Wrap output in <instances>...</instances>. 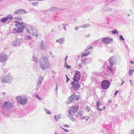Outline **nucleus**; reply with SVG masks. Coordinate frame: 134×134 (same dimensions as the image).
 <instances>
[{
  "mask_svg": "<svg viewBox=\"0 0 134 134\" xmlns=\"http://www.w3.org/2000/svg\"><path fill=\"white\" fill-rule=\"evenodd\" d=\"M27 12V11H26L24 9H20L15 10L14 12V14H26Z\"/></svg>",
  "mask_w": 134,
  "mask_h": 134,
  "instance_id": "6e6552de",
  "label": "nucleus"
},
{
  "mask_svg": "<svg viewBox=\"0 0 134 134\" xmlns=\"http://www.w3.org/2000/svg\"><path fill=\"white\" fill-rule=\"evenodd\" d=\"M26 30L27 32L30 33L33 36H36L38 35L35 28L32 27L31 26H27L26 27Z\"/></svg>",
  "mask_w": 134,
  "mask_h": 134,
  "instance_id": "7ed1b4c3",
  "label": "nucleus"
},
{
  "mask_svg": "<svg viewBox=\"0 0 134 134\" xmlns=\"http://www.w3.org/2000/svg\"><path fill=\"white\" fill-rule=\"evenodd\" d=\"M119 39L120 40H122L123 41H124L125 40V39L124 38L123 36L121 35H120L119 36Z\"/></svg>",
  "mask_w": 134,
  "mask_h": 134,
  "instance_id": "58836bf2",
  "label": "nucleus"
},
{
  "mask_svg": "<svg viewBox=\"0 0 134 134\" xmlns=\"http://www.w3.org/2000/svg\"><path fill=\"white\" fill-rule=\"evenodd\" d=\"M5 76L7 78L8 81H9L10 82V84L12 82V81L13 80V78L11 75L10 73H9Z\"/></svg>",
  "mask_w": 134,
  "mask_h": 134,
  "instance_id": "f3484780",
  "label": "nucleus"
},
{
  "mask_svg": "<svg viewBox=\"0 0 134 134\" xmlns=\"http://www.w3.org/2000/svg\"><path fill=\"white\" fill-rule=\"evenodd\" d=\"M111 32L113 34H118L117 31L116 29H115L113 30V31H112Z\"/></svg>",
  "mask_w": 134,
  "mask_h": 134,
  "instance_id": "c9c22d12",
  "label": "nucleus"
},
{
  "mask_svg": "<svg viewBox=\"0 0 134 134\" xmlns=\"http://www.w3.org/2000/svg\"><path fill=\"white\" fill-rule=\"evenodd\" d=\"M118 90H116V91L115 92V93L114 94V96H116V95H117V94L118 93Z\"/></svg>",
  "mask_w": 134,
  "mask_h": 134,
  "instance_id": "8fccbe9b",
  "label": "nucleus"
},
{
  "mask_svg": "<svg viewBox=\"0 0 134 134\" xmlns=\"http://www.w3.org/2000/svg\"><path fill=\"white\" fill-rule=\"evenodd\" d=\"M64 25H65V26H68V24H64Z\"/></svg>",
  "mask_w": 134,
  "mask_h": 134,
  "instance_id": "774afa93",
  "label": "nucleus"
},
{
  "mask_svg": "<svg viewBox=\"0 0 134 134\" xmlns=\"http://www.w3.org/2000/svg\"><path fill=\"white\" fill-rule=\"evenodd\" d=\"M24 36L25 40H31V36L26 34H25L24 35Z\"/></svg>",
  "mask_w": 134,
  "mask_h": 134,
  "instance_id": "b1692460",
  "label": "nucleus"
},
{
  "mask_svg": "<svg viewBox=\"0 0 134 134\" xmlns=\"http://www.w3.org/2000/svg\"><path fill=\"white\" fill-rule=\"evenodd\" d=\"M43 79V77L42 76H40L39 77L38 79L37 80V85L39 87H41L42 81Z\"/></svg>",
  "mask_w": 134,
  "mask_h": 134,
  "instance_id": "dca6fc26",
  "label": "nucleus"
},
{
  "mask_svg": "<svg viewBox=\"0 0 134 134\" xmlns=\"http://www.w3.org/2000/svg\"><path fill=\"white\" fill-rule=\"evenodd\" d=\"M14 19L15 20H17L19 21L22 20V19L21 18L19 17H15L14 18Z\"/></svg>",
  "mask_w": 134,
  "mask_h": 134,
  "instance_id": "f704fd0d",
  "label": "nucleus"
},
{
  "mask_svg": "<svg viewBox=\"0 0 134 134\" xmlns=\"http://www.w3.org/2000/svg\"><path fill=\"white\" fill-rule=\"evenodd\" d=\"M64 67L67 69H71V66L67 64V62H65Z\"/></svg>",
  "mask_w": 134,
  "mask_h": 134,
  "instance_id": "7c9ffc66",
  "label": "nucleus"
},
{
  "mask_svg": "<svg viewBox=\"0 0 134 134\" xmlns=\"http://www.w3.org/2000/svg\"><path fill=\"white\" fill-rule=\"evenodd\" d=\"M57 90H58L57 86H56V88H55V91H57Z\"/></svg>",
  "mask_w": 134,
  "mask_h": 134,
  "instance_id": "052dcab7",
  "label": "nucleus"
},
{
  "mask_svg": "<svg viewBox=\"0 0 134 134\" xmlns=\"http://www.w3.org/2000/svg\"><path fill=\"white\" fill-rule=\"evenodd\" d=\"M71 85L72 87L75 91H76L80 87V85L79 84L78 82H72L71 83Z\"/></svg>",
  "mask_w": 134,
  "mask_h": 134,
  "instance_id": "ddd939ff",
  "label": "nucleus"
},
{
  "mask_svg": "<svg viewBox=\"0 0 134 134\" xmlns=\"http://www.w3.org/2000/svg\"><path fill=\"white\" fill-rule=\"evenodd\" d=\"M110 85V83L108 81L105 80L103 81L101 83V87L103 89H108Z\"/></svg>",
  "mask_w": 134,
  "mask_h": 134,
  "instance_id": "39448f33",
  "label": "nucleus"
},
{
  "mask_svg": "<svg viewBox=\"0 0 134 134\" xmlns=\"http://www.w3.org/2000/svg\"><path fill=\"white\" fill-rule=\"evenodd\" d=\"M23 29L21 28H19L18 29L15 28L13 29V32L14 33H19L23 32Z\"/></svg>",
  "mask_w": 134,
  "mask_h": 134,
  "instance_id": "412c9836",
  "label": "nucleus"
},
{
  "mask_svg": "<svg viewBox=\"0 0 134 134\" xmlns=\"http://www.w3.org/2000/svg\"><path fill=\"white\" fill-rule=\"evenodd\" d=\"M96 42H95H95H93V44H95L94 45H95V44H96Z\"/></svg>",
  "mask_w": 134,
  "mask_h": 134,
  "instance_id": "338daca9",
  "label": "nucleus"
},
{
  "mask_svg": "<svg viewBox=\"0 0 134 134\" xmlns=\"http://www.w3.org/2000/svg\"><path fill=\"white\" fill-rule=\"evenodd\" d=\"M6 17L7 18L8 20L9 19H11L13 18L12 16L10 15H8Z\"/></svg>",
  "mask_w": 134,
  "mask_h": 134,
  "instance_id": "473e14b6",
  "label": "nucleus"
},
{
  "mask_svg": "<svg viewBox=\"0 0 134 134\" xmlns=\"http://www.w3.org/2000/svg\"><path fill=\"white\" fill-rule=\"evenodd\" d=\"M44 110L47 114L50 115L51 114V112L50 111L46 109H44Z\"/></svg>",
  "mask_w": 134,
  "mask_h": 134,
  "instance_id": "c85d7f7f",
  "label": "nucleus"
},
{
  "mask_svg": "<svg viewBox=\"0 0 134 134\" xmlns=\"http://www.w3.org/2000/svg\"><path fill=\"white\" fill-rule=\"evenodd\" d=\"M49 54L52 57H53L54 56L53 55V53L52 52H50L49 53Z\"/></svg>",
  "mask_w": 134,
  "mask_h": 134,
  "instance_id": "09e8293b",
  "label": "nucleus"
},
{
  "mask_svg": "<svg viewBox=\"0 0 134 134\" xmlns=\"http://www.w3.org/2000/svg\"><path fill=\"white\" fill-rule=\"evenodd\" d=\"M26 24L23 22H21L20 24V25L23 28H25V27Z\"/></svg>",
  "mask_w": 134,
  "mask_h": 134,
  "instance_id": "393cba45",
  "label": "nucleus"
},
{
  "mask_svg": "<svg viewBox=\"0 0 134 134\" xmlns=\"http://www.w3.org/2000/svg\"><path fill=\"white\" fill-rule=\"evenodd\" d=\"M113 39L109 38H102V41L104 43L106 44H109L112 43Z\"/></svg>",
  "mask_w": 134,
  "mask_h": 134,
  "instance_id": "9d476101",
  "label": "nucleus"
},
{
  "mask_svg": "<svg viewBox=\"0 0 134 134\" xmlns=\"http://www.w3.org/2000/svg\"><path fill=\"white\" fill-rule=\"evenodd\" d=\"M134 72V70L132 69V70H130L129 71L128 74L130 76H131L132 75V74Z\"/></svg>",
  "mask_w": 134,
  "mask_h": 134,
  "instance_id": "bb28decb",
  "label": "nucleus"
},
{
  "mask_svg": "<svg viewBox=\"0 0 134 134\" xmlns=\"http://www.w3.org/2000/svg\"><path fill=\"white\" fill-rule=\"evenodd\" d=\"M44 42L43 40H41L40 44V48L41 49L43 50L47 49L48 48V47L44 45Z\"/></svg>",
  "mask_w": 134,
  "mask_h": 134,
  "instance_id": "2eb2a0df",
  "label": "nucleus"
},
{
  "mask_svg": "<svg viewBox=\"0 0 134 134\" xmlns=\"http://www.w3.org/2000/svg\"><path fill=\"white\" fill-rule=\"evenodd\" d=\"M129 81H130V85H131V86H133V85L132 83V82H133V81L132 80H129Z\"/></svg>",
  "mask_w": 134,
  "mask_h": 134,
  "instance_id": "49530a36",
  "label": "nucleus"
},
{
  "mask_svg": "<svg viewBox=\"0 0 134 134\" xmlns=\"http://www.w3.org/2000/svg\"><path fill=\"white\" fill-rule=\"evenodd\" d=\"M63 9H60L59 8H57L55 7H51L48 10V11H54L56 10L62 11L63 10Z\"/></svg>",
  "mask_w": 134,
  "mask_h": 134,
  "instance_id": "aec40b11",
  "label": "nucleus"
},
{
  "mask_svg": "<svg viewBox=\"0 0 134 134\" xmlns=\"http://www.w3.org/2000/svg\"><path fill=\"white\" fill-rule=\"evenodd\" d=\"M86 116H83V117H81V118L80 119H85L86 118Z\"/></svg>",
  "mask_w": 134,
  "mask_h": 134,
  "instance_id": "6e6d98bb",
  "label": "nucleus"
},
{
  "mask_svg": "<svg viewBox=\"0 0 134 134\" xmlns=\"http://www.w3.org/2000/svg\"><path fill=\"white\" fill-rule=\"evenodd\" d=\"M40 65L43 70H44L49 67V63L47 61L46 57L44 56L41 58Z\"/></svg>",
  "mask_w": 134,
  "mask_h": 134,
  "instance_id": "f03ea898",
  "label": "nucleus"
},
{
  "mask_svg": "<svg viewBox=\"0 0 134 134\" xmlns=\"http://www.w3.org/2000/svg\"><path fill=\"white\" fill-rule=\"evenodd\" d=\"M62 26L63 27V28L66 31V27L65 26L64 24H62Z\"/></svg>",
  "mask_w": 134,
  "mask_h": 134,
  "instance_id": "c03bdc74",
  "label": "nucleus"
},
{
  "mask_svg": "<svg viewBox=\"0 0 134 134\" xmlns=\"http://www.w3.org/2000/svg\"><path fill=\"white\" fill-rule=\"evenodd\" d=\"M57 42H58L60 44H62L64 42V38H61L57 40H56Z\"/></svg>",
  "mask_w": 134,
  "mask_h": 134,
  "instance_id": "4be33fe9",
  "label": "nucleus"
},
{
  "mask_svg": "<svg viewBox=\"0 0 134 134\" xmlns=\"http://www.w3.org/2000/svg\"><path fill=\"white\" fill-rule=\"evenodd\" d=\"M78 105L75 106H72L70 108V109L68 110V117L70 118V120L74 122L75 120L73 118L72 115L77 112L79 109Z\"/></svg>",
  "mask_w": 134,
  "mask_h": 134,
  "instance_id": "f257e3e1",
  "label": "nucleus"
},
{
  "mask_svg": "<svg viewBox=\"0 0 134 134\" xmlns=\"http://www.w3.org/2000/svg\"><path fill=\"white\" fill-rule=\"evenodd\" d=\"M65 76L66 79V82L67 83L68 82V81L70 80V79L68 78V76L66 75Z\"/></svg>",
  "mask_w": 134,
  "mask_h": 134,
  "instance_id": "a18cd8bd",
  "label": "nucleus"
},
{
  "mask_svg": "<svg viewBox=\"0 0 134 134\" xmlns=\"http://www.w3.org/2000/svg\"><path fill=\"white\" fill-rule=\"evenodd\" d=\"M83 115V113L81 111H79L76 115V116L77 118H79Z\"/></svg>",
  "mask_w": 134,
  "mask_h": 134,
  "instance_id": "5701e85b",
  "label": "nucleus"
},
{
  "mask_svg": "<svg viewBox=\"0 0 134 134\" xmlns=\"http://www.w3.org/2000/svg\"><path fill=\"white\" fill-rule=\"evenodd\" d=\"M79 98H76V99H75V100H78L79 99Z\"/></svg>",
  "mask_w": 134,
  "mask_h": 134,
  "instance_id": "e2e57ef3",
  "label": "nucleus"
},
{
  "mask_svg": "<svg viewBox=\"0 0 134 134\" xmlns=\"http://www.w3.org/2000/svg\"><path fill=\"white\" fill-rule=\"evenodd\" d=\"M14 23H15V25L16 27L20 25V23L17 21H15Z\"/></svg>",
  "mask_w": 134,
  "mask_h": 134,
  "instance_id": "72a5a7b5",
  "label": "nucleus"
},
{
  "mask_svg": "<svg viewBox=\"0 0 134 134\" xmlns=\"http://www.w3.org/2000/svg\"><path fill=\"white\" fill-rule=\"evenodd\" d=\"M68 55H67L65 57V62H66V61L67 60V59L68 58Z\"/></svg>",
  "mask_w": 134,
  "mask_h": 134,
  "instance_id": "603ef678",
  "label": "nucleus"
},
{
  "mask_svg": "<svg viewBox=\"0 0 134 134\" xmlns=\"http://www.w3.org/2000/svg\"><path fill=\"white\" fill-rule=\"evenodd\" d=\"M54 117L55 119L57 121H58L59 119L61 118L60 116L59 115H57L56 116L54 115Z\"/></svg>",
  "mask_w": 134,
  "mask_h": 134,
  "instance_id": "cd10ccee",
  "label": "nucleus"
},
{
  "mask_svg": "<svg viewBox=\"0 0 134 134\" xmlns=\"http://www.w3.org/2000/svg\"><path fill=\"white\" fill-rule=\"evenodd\" d=\"M3 107L4 108L9 109L12 108L13 105L9 102H5L4 103Z\"/></svg>",
  "mask_w": 134,
  "mask_h": 134,
  "instance_id": "0eeeda50",
  "label": "nucleus"
},
{
  "mask_svg": "<svg viewBox=\"0 0 134 134\" xmlns=\"http://www.w3.org/2000/svg\"><path fill=\"white\" fill-rule=\"evenodd\" d=\"M81 62L84 64H85L86 63V60L84 59H82L81 60Z\"/></svg>",
  "mask_w": 134,
  "mask_h": 134,
  "instance_id": "37998d69",
  "label": "nucleus"
},
{
  "mask_svg": "<svg viewBox=\"0 0 134 134\" xmlns=\"http://www.w3.org/2000/svg\"><path fill=\"white\" fill-rule=\"evenodd\" d=\"M116 59L114 57H111L109 58V61L111 66L110 67H108V69L111 72H112V71L114 70L111 68L113 65L114 64V63L116 62Z\"/></svg>",
  "mask_w": 134,
  "mask_h": 134,
  "instance_id": "423d86ee",
  "label": "nucleus"
},
{
  "mask_svg": "<svg viewBox=\"0 0 134 134\" xmlns=\"http://www.w3.org/2000/svg\"><path fill=\"white\" fill-rule=\"evenodd\" d=\"M8 20L6 17L2 18L1 20V22L2 23H4Z\"/></svg>",
  "mask_w": 134,
  "mask_h": 134,
  "instance_id": "c756f323",
  "label": "nucleus"
},
{
  "mask_svg": "<svg viewBox=\"0 0 134 134\" xmlns=\"http://www.w3.org/2000/svg\"><path fill=\"white\" fill-rule=\"evenodd\" d=\"M64 126V127H69V126L68 125H66V124H65Z\"/></svg>",
  "mask_w": 134,
  "mask_h": 134,
  "instance_id": "13d9d810",
  "label": "nucleus"
},
{
  "mask_svg": "<svg viewBox=\"0 0 134 134\" xmlns=\"http://www.w3.org/2000/svg\"><path fill=\"white\" fill-rule=\"evenodd\" d=\"M90 25V24L88 23L83 25L81 26L80 27V28L82 27L83 28H85L89 26Z\"/></svg>",
  "mask_w": 134,
  "mask_h": 134,
  "instance_id": "a878e982",
  "label": "nucleus"
},
{
  "mask_svg": "<svg viewBox=\"0 0 134 134\" xmlns=\"http://www.w3.org/2000/svg\"><path fill=\"white\" fill-rule=\"evenodd\" d=\"M78 29V28L77 27V26H76L75 27V30H77Z\"/></svg>",
  "mask_w": 134,
  "mask_h": 134,
  "instance_id": "864d4df0",
  "label": "nucleus"
},
{
  "mask_svg": "<svg viewBox=\"0 0 134 134\" xmlns=\"http://www.w3.org/2000/svg\"><path fill=\"white\" fill-rule=\"evenodd\" d=\"M92 48V46H90L89 48H88L87 49L86 51H87L88 49H91Z\"/></svg>",
  "mask_w": 134,
  "mask_h": 134,
  "instance_id": "4d7b16f0",
  "label": "nucleus"
},
{
  "mask_svg": "<svg viewBox=\"0 0 134 134\" xmlns=\"http://www.w3.org/2000/svg\"><path fill=\"white\" fill-rule=\"evenodd\" d=\"M90 36V34H88L87 35H85V37L86 38L88 37H89Z\"/></svg>",
  "mask_w": 134,
  "mask_h": 134,
  "instance_id": "de8ad7c7",
  "label": "nucleus"
},
{
  "mask_svg": "<svg viewBox=\"0 0 134 134\" xmlns=\"http://www.w3.org/2000/svg\"><path fill=\"white\" fill-rule=\"evenodd\" d=\"M81 74L79 71H76L75 75L74 81L75 82H77L79 80Z\"/></svg>",
  "mask_w": 134,
  "mask_h": 134,
  "instance_id": "9b49d317",
  "label": "nucleus"
},
{
  "mask_svg": "<svg viewBox=\"0 0 134 134\" xmlns=\"http://www.w3.org/2000/svg\"><path fill=\"white\" fill-rule=\"evenodd\" d=\"M76 97V95L75 94L71 95V96L69 97L68 100L66 102L68 104L70 103L74 100Z\"/></svg>",
  "mask_w": 134,
  "mask_h": 134,
  "instance_id": "4468645a",
  "label": "nucleus"
},
{
  "mask_svg": "<svg viewBox=\"0 0 134 134\" xmlns=\"http://www.w3.org/2000/svg\"><path fill=\"white\" fill-rule=\"evenodd\" d=\"M108 102L109 103L111 102V100H109L108 101Z\"/></svg>",
  "mask_w": 134,
  "mask_h": 134,
  "instance_id": "69168bd1",
  "label": "nucleus"
},
{
  "mask_svg": "<svg viewBox=\"0 0 134 134\" xmlns=\"http://www.w3.org/2000/svg\"><path fill=\"white\" fill-rule=\"evenodd\" d=\"M129 134H134V130H130L129 131Z\"/></svg>",
  "mask_w": 134,
  "mask_h": 134,
  "instance_id": "4c0bfd02",
  "label": "nucleus"
},
{
  "mask_svg": "<svg viewBox=\"0 0 134 134\" xmlns=\"http://www.w3.org/2000/svg\"><path fill=\"white\" fill-rule=\"evenodd\" d=\"M21 43L20 40L18 38H16L14 41L13 45L15 46H18L20 45Z\"/></svg>",
  "mask_w": 134,
  "mask_h": 134,
  "instance_id": "a211bd4d",
  "label": "nucleus"
},
{
  "mask_svg": "<svg viewBox=\"0 0 134 134\" xmlns=\"http://www.w3.org/2000/svg\"><path fill=\"white\" fill-rule=\"evenodd\" d=\"M90 110V108H89L88 106H86V110L88 112Z\"/></svg>",
  "mask_w": 134,
  "mask_h": 134,
  "instance_id": "a19ab883",
  "label": "nucleus"
},
{
  "mask_svg": "<svg viewBox=\"0 0 134 134\" xmlns=\"http://www.w3.org/2000/svg\"><path fill=\"white\" fill-rule=\"evenodd\" d=\"M64 130L66 132H68V130L65 129Z\"/></svg>",
  "mask_w": 134,
  "mask_h": 134,
  "instance_id": "680f3d73",
  "label": "nucleus"
},
{
  "mask_svg": "<svg viewBox=\"0 0 134 134\" xmlns=\"http://www.w3.org/2000/svg\"><path fill=\"white\" fill-rule=\"evenodd\" d=\"M90 53L89 51H88L86 53H83L82 55V57L87 56Z\"/></svg>",
  "mask_w": 134,
  "mask_h": 134,
  "instance_id": "2f4dec72",
  "label": "nucleus"
},
{
  "mask_svg": "<svg viewBox=\"0 0 134 134\" xmlns=\"http://www.w3.org/2000/svg\"><path fill=\"white\" fill-rule=\"evenodd\" d=\"M39 3L38 2H34L32 3V5L34 6H37L38 5Z\"/></svg>",
  "mask_w": 134,
  "mask_h": 134,
  "instance_id": "e433bc0d",
  "label": "nucleus"
},
{
  "mask_svg": "<svg viewBox=\"0 0 134 134\" xmlns=\"http://www.w3.org/2000/svg\"><path fill=\"white\" fill-rule=\"evenodd\" d=\"M8 59V55L5 53L2 54L0 56V61L1 63L5 62Z\"/></svg>",
  "mask_w": 134,
  "mask_h": 134,
  "instance_id": "1a4fd4ad",
  "label": "nucleus"
},
{
  "mask_svg": "<svg viewBox=\"0 0 134 134\" xmlns=\"http://www.w3.org/2000/svg\"><path fill=\"white\" fill-rule=\"evenodd\" d=\"M89 118V117L88 116H86V120H88Z\"/></svg>",
  "mask_w": 134,
  "mask_h": 134,
  "instance_id": "bf43d9fd",
  "label": "nucleus"
},
{
  "mask_svg": "<svg viewBox=\"0 0 134 134\" xmlns=\"http://www.w3.org/2000/svg\"><path fill=\"white\" fill-rule=\"evenodd\" d=\"M82 67V65L80 63H79V68H80Z\"/></svg>",
  "mask_w": 134,
  "mask_h": 134,
  "instance_id": "5fc2aeb1",
  "label": "nucleus"
},
{
  "mask_svg": "<svg viewBox=\"0 0 134 134\" xmlns=\"http://www.w3.org/2000/svg\"><path fill=\"white\" fill-rule=\"evenodd\" d=\"M1 80L2 81L3 83H7L10 84V81H8L6 76L1 77Z\"/></svg>",
  "mask_w": 134,
  "mask_h": 134,
  "instance_id": "6ab92c4d",
  "label": "nucleus"
},
{
  "mask_svg": "<svg viewBox=\"0 0 134 134\" xmlns=\"http://www.w3.org/2000/svg\"><path fill=\"white\" fill-rule=\"evenodd\" d=\"M35 97L40 100H41L42 99L40 97L38 96L37 94L35 95Z\"/></svg>",
  "mask_w": 134,
  "mask_h": 134,
  "instance_id": "79ce46f5",
  "label": "nucleus"
},
{
  "mask_svg": "<svg viewBox=\"0 0 134 134\" xmlns=\"http://www.w3.org/2000/svg\"><path fill=\"white\" fill-rule=\"evenodd\" d=\"M121 80H122V82L121 83V85H123L124 83H125V81L124 80H123L122 79H121Z\"/></svg>",
  "mask_w": 134,
  "mask_h": 134,
  "instance_id": "3c124183",
  "label": "nucleus"
},
{
  "mask_svg": "<svg viewBox=\"0 0 134 134\" xmlns=\"http://www.w3.org/2000/svg\"><path fill=\"white\" fill-rule=\"evenodd\" d=\"M16 99L19 103L22 105L27 103V99L24 96H20L16 97Z\"/></svg>",
  "mask_w": 134,
  "mask_h": 134,
  "instance_id": "20e7f679",
  "label": "nucleus"
},
{
  "mask_svg": "<svg viewBox=\"0 0 134 134\" xmlns=\"http://www.w3.org/2000/svg\"><path fill=\"white\" fill-rule=\"evenodd\" d=\"M130 63H131V64H133L134 63V62L132 61H131L130 62Z\"/></svg>",
  "mask_w": 134,
  "mask_h": 134,
  "instance_id": "0e129e2a",
  "label": "nucleus"
},
{
  "mask_svg": "<svg viewBox=\"0 0 134 134\" xmlns=\"http://www.w3.org/2000/svg\"><path fill=\"white\" fill-rule=\"evenodd\" d=\"M102 105V102L100 101V100H99L97 102L96 105L97 107V109L98 110L101 111L105 109V106L102 107V108H100V105Z\"/></svg>",
  "mask_w": 134,
  "mask_h": 134,
  "instance_id": "f8f14e48",
  "label": "nucleus"
},
{
  "mask_svg": "<svg viewBox=\"0 0 134 134\" xmlns=\"http://www.w3.org/2000/svg\"><path fill=\"white\" fill-rule=\"evenodd\" d=\"M33 58H32V60L35 62H36L37 61V59L36 58V57L34 56H33Z\"/></svg>",
  "mask_w": 134,
  "mask_h": 134,
  "instance_id": "ea45409f",
  "label": "nucleus"
}]
</instances>
